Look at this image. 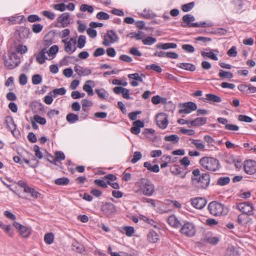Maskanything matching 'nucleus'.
I'll list each match as a JSON object with an SVG mask.
<instances>
[{
	"label": "nucleus",
	"instance_id": "31",
	"mask_svg": "<svg viewBox=\"0 0 256 256\" xmlns=\"http://www.w3.org/2000/svg\"><path fill=\"white\" fill-rule=\"evenodd\" d=\"M144 166L150 172L157 173L160 171V168L158 164H154L152 166V164L148 162H145L144 164Z\"/></svg>",
	"mask_w": 256,
	"mask_h": 256
},
{
	"label": "nucleus",
	"instance_id": "21",
	"mask_svg": "<svg viewBox=\"0 0 256 256\" xmlns=\"http://www.w3.org/2000/svg\"><path fill=\"white\" fill-rule=\"evenodd\" d=\"M69 17L70 14L68 12H64L58 16L57 21L58 22L62 24V27H66L70 24Z\"/></svg>",
	"mask_w": 256,
	"mask_h": 256
},
{
	"label": "nucleus",
	"instance_id": "20",
	"mask_svg": "<svg viewBox=\"0 0 256 256\" xmlns=\"http://www.w3.org/2000/svg\"><path fill=\"white\" fill-rule=\"evenodd\" d=\"M46 48H42L36 56V60L38 64H42L45 62L46 60H48V57L46 55Z\"/></svg>",
	"mask_w": 256,
	"mask_h": 256
},
{
	"label": "nucleus",
	"instance_id": "14",
	"mask_svg": "<svg viewBox=\"0 0 256 256\" xmlns=\"http://www.w3.org/2000/svg\"><path fill=\"white\" fill-rule=\"evenodd\" d=\"M192 206L198 210L202 209L206 204V200L203 198H194L190 199Z\"/></svg>",
	"mask_w": 256,
	"mask_h": 256
},
{
	"label": "nucleus",
	"instance_id": "46",
	"mask_svg": "<svg viewBox=\"0 0 256 256\" xmlns=\"http://www.w3.org/2000/svg\"><path fill=\"white\" fill-rule=\"evenodd\" d=\"M142 43L145 45L151 46L156 42V39L152 36H148L142 40Z\"/></svg>",
	"mask_w": 256,
	"mask_h": 256
},
{
	"label": "nucleus",
	"instance_id": "16",
	"mask_svg": "<svg viewBox=\"0 0 256 256\" xmlns=\"http://www.w3.org/2000/svg\"><path fill=\"white\" fill-rule=\"evenodd\" d=\"M74 70L80 76H86L92 74V70L88 68H84L79 65L74 67Z\"/></svg>",
	"mask_w": 256,
	"mask_h": 256
},
{
	"label": "nucleus",
	"instance_id": "22",
	"mask_svg": "<svg viewBox=\"0 0 256 256\" xmlns=\"http://www.w3.org/2000/svg\"><path fill=\"white\" fill-rule=\"evenodd\" d=\"M19 37L21 40H25L28 38L30 33L29 28L20 26L17 30Z\"/></svg>",
	"mask_w": 256,
	"mask_h": 256
},
{
	"label": "nucleus",
	"instance_id": "39",
	"mask_svg": "<svg viewBox=\"0 0 256 256\" xmlns=\"http://www.w3.org/2000/svg\"><path fill=\"white\" fill-rule=\"evenodd\" d=\"M219 76L222 78H228L231 79L233 78V74L229 72L224 71L222 70H220L218 74Z\"/></svg>",
	"mask_w": 256,
	"mask_h": 256
},
{
	"label": "nucleus",
	"instance_id": "54",
	"mask_svg": "<svg viewBox=\"0 0 256 256\" xmlns=\"http://www.w3.org/2000/svg\"><path fill=\"white\" fill-rule=\"evenodd\" d=\"M164 140L167 142H177L178 141L179 138L176 134H172L170 136H166Z\"/></svg>",
	"mask_w": 256,
	"mask_h": 256
},
{
	"label": "nucleus",
	"instance_id": "58",
	"mask_svg": "<svg viewBox=\"0 0 256 256\" xmlns=\"http://www.w3.org/2000/svg\"><path fill=\"white\" fill-rule=\"evenodd\" d=\"M182 49L190 53H192L195 50L194 48L192 45L188 44H183Z\"/></svg>",
	"mask_w": 256,
	"mask_h": 256
},
{
	"label": "nucleus",
	"instance_id": "17",
	"mask_svg": "<svg viewBox=\"0 0 256 256\" xmlns=\"http://www.w3.org/2000/svg\"><path fill=\"white\" fill-rule=\"evenodd\" d=\"M202 100L206 102L214 104V102H222L220 97L212 94H206V98H203Z\"/></svg>",
	"mask_w": 256,
	"mask_h": 256
},
{
	"label": "nucleus",
	"instance_id": "52",
	"mask_svg": "<svg viewBox=\"0 0 256 256\" xmlns=\"http://www.w3.org/2000/svg\"><path fill=\"white\" fill-rule=\"evenodd\" d=\"M194 2H191L182 6V10L184 12H188L190 11L194 6Z\"/></svg>",
	"mask_w": 256,
	"mask_h": 256
},
{
	"label": "nucleus",
	"instance_id": "11",
	"mask_svg": "<svg viewBox=\"0 0 256 256\" xmlns=\"http://www.w3.org/2000/svg\"><path fill=\"white\" fill-rule=\"evenodd\" d=\"M118 38V35L114 30H109L104 36L102 44L105 46H109L111 44L116 42Z\"/></svg>",
	"mask_w": 256,
	"mask_h": 256
},
{
	"label": "nucleus",
	"instance_id": "13",
	"mask_svg": "<svg viewBox=\"0 0 256 256\" xmlns=\"http://www.w3.org/2000/svg\"><path fill=\"white\" fill-rule=\"evenodd\" d=\"M244 168L247 174H254L256 172V162L252 160H246L244 162Z\"/></svg>",
	"mask_w": 256,
	"mask_h": 256
},
{
	"label": "nucleus",
	"instance_id": "27",
	"mask_svg": "<svg viewBox=\"0 0 256 256\" xmlns=\"http://www.w3.org/2000/svg\"><path fill=\"white\" fill-rule=\"evenodd\" d=\"M214 52L218 53V51L217 50H211L209 52H202L201 54L203 57L207 56L212 60H218V58Z\"/></svg>",
	"mask_w": 256,
	"mask_h": 256
},
{
	"label": "nucleus",
	"instance_id": "64",
	"mask_svg": "<svg viewBox=\"0 0 256 256\" xmlns=\"http://www.w3.org/2000/svg\"><path fill=\"white\" fill-rule=\"evenodd\" d=\"M19 82L21 85L24 86L28 82V77L24 74H21L19 76Z\"/></svg>",
	"mask_w": 256,
	"mask_h": 256
},
{
	"label": "nucleus",
	"instance_id": "2",
	"mask_svg": "<svg viewBox=\"0 0 256 256\" xmlns=\"http://www.w3.org/2000/svg\"><path fill=\"white\" fill-rule=\"evenodd\" d=\"M192 180V184L198 188H206L210 184V176L208 174L204 173L200 174L198 169L193 170Z\"/></svg>",
	"mask_w": 256,
	"mask_h": 256
},
{
	"label": "nucleus",
	"instance_id": "59",
	"mask_svg": "<svg viewBox=\"0 0 256 256\" xmlns=\"http://www.w3.org/2000/svg\"><path fill=\"white\" fill-rule=\"evenodd\" d=\"M34 120L40 124L44 125L46 123V120L38 115H35L34 117Z\"/></svg>",
	"mask_w": 256,
	"mask_h": 256
},
{
	"label": "nucleus",
	"instance_id": "26",
	"mask_svg": "<svg viewBox=\"0 0 256 256\" xmlns=\"http://www.w3.org/2000/svg\"><path fill=\"white\" fill-rule=\"evenodd\" d=\"M176 66L190 72H194L196 70V66L193 64L190 63H179L176 64Z\"/></svg>",
	"mask_w": 256,
	"mask_h": 256
},
{
	"label": "nucleus",
	"instance_id": "35",
	"mask_svg": "<svg viewBox=\"0 0 256 256\" xmlns=\"http://www.w3.org/2000/svg\"><path fill=\"white\" fill-rule=\"evenodd\" d=\"M96 92L98 97L102 99L106 100L109 96L108 92L104 88L96 89Z\"/></svg>",
	"mask_w": 256,
	"mask_h": 256
},
{
	"label": "nucleus",
	"instance_id": "42",
	"mask_svg": "<svg viewBox=\"0 0 256 256\" xmlns=\"http://www.w3.org/2000/svg\"><path fill=\"white\" fill-rule=\"evenodd\" d=\"M66 120L68 122L73 124L78 120V116L73 113H70L67 114Z\"/></svg>",
	"mask_w": 256,
	"mask_h": 256
},
{
	"label": "nucleus",
	"instance_id": "34",
	"mask_svg": "<svg viewBox=\"0 0 256 256\" xmlns=\"http://www.w3.org/2000/svg\"><path fill=\"white\" fill-rule=\"evenodd\" d=\"M248 216H249L244 214H240L238 218V222L241 225L246 224L248 220H250Z\"/></svg>",
	"mask_w": 256,
	"mask_h": 256
},
{
	"label": "nucleus",
	"instance_id": "3",
	"mask_svg": "<svg viewBox=\"0 0 256 256\" xmlns=\"http://www.w3.org/2000/svg\"><path fill=\"white\" fill-rule=\"evenodd\" d=\"M210 213L215 216L226 215L228 212V208L222 204L217 201L211 202L208 206Z\"/></svg>",
	"mask_w": 256,
	"mask_h": 256
},
{
	"label": "nucleus",
	"instance_id": "60",
	"mask_svg": "<svg viewBox=\"0 0 256 256\" xmlns=\"http://www.w3.org/2000/svg\"><path fill=\"white\" fill-rule=\"evenodd\" d=\"M52 38H50L48 36H46L44 38L43 44L45 46V48H47L52 44Z\"/></svg>",
	"mask_w": 256,
	"mask_h": 256
},
{
	"label": "nucleus",
	"instance_id": "19",
	"mask_svg": "<svg viewBox=\"0 0 256 256\" xmlns=\"http://www.w3.org/2000/svg\"><path fill=\"white\" fill-rule=\"evenodd\" d=\"M133 126L130 128V132L134 134H138L140 132V128L144 127V122L140 120L133 122Z\"/></svg>",
	"mask_w": 256,
	"mask_h": 256
},
{
	"label": "nucleus",
	"instance_id": "51",
	"mask_svg": "<svg viewBox=\"0 0 256 256\" xmlns=\"http://www.w3.org/2000/svg\"><path fill=\"white\" fill-rule=\"evenodd\" d=\"M96 17L98 19L100 20H106L110 18V16L105 12H100L97 14Z\"/></svg>",
	"mask_w": 256,
	"mask_h": 256
},
{
	"label": "nucleus",
	"instance_id": "6",
	"mask_svg": "<svg viewBox=\"0 0 256 256\" xmlns=\"http://www.w3.org/2000/svg\"><path fill=\"white\" fill-rule=\"evenodd\" d=\"M196 232V229L194 224L190 222L185 223L180 229L181 233L187 236H194Z\"/></svg>",
	"mask_w": 256,
	"mask_h": 256
},
{
	"label": "nucleus",
	"instance_id": "45",
	"mask_svg": "<svg viewBox=\"0 0 256 256\" xmlns=\"http://www.w3.org/2000/svg\"><path fill=\"white\" fill-rule=\"evenodd\" d=\"M24 16H14L10 17L8 18V20L12 23V24H16L20 23L23 20Z\"/></svg>",
	"mask_w": 256,
	"mask_h": 256
},
{
	"label": "nucleus",
	"instance_id": "5",
	"mask_svg": "<svg viewBox=\"0 0 256 256\" xmlns=\"http://www.w3.org/2000/svg\"><path fill=\"white\" fill-rule=\"evenodd\" d=\"M20 62V58L16 54H12L8 59L4 61V64L8 70H12L18 66Z\"/></svg>",
	"mask_w": 256,
	"mask_h": 256
},
{
	"label": "nucleus",
	"instance_id": "12",
	"mask_svg": "<svg viewBox=\"0 0 256 256\" xmlns=\"http://www.w3.org/2000/svg\"><path fill=\"white\" fill-rule=\"evenodd\" d=\"M180 114H188L197 108V105L193 102H185L180 105Z\"/></svg>",
	"mask_w": 256,
	"mask_h": 256
},
{
	"label": "nucleus",
	"instance_id": "63",
	"mask_svg": "<svg viewBox=\"0 0 256 256\" xmlns=\"http://www.w3.org/2000/svg\"><path fill=\"white\" fill-rule=\"evenodd\" d=\"M42 81V78L39 74H35L32 77V82L34 84H38Z\"/></svg>",
	"mask_w": 256,
	"mask_h": 256
},
{
	"label": "nucleus",
	"instance_id": "29",
	"mask_svg": "<svg viewBox=\"0 0 256 256\" xmlns=\"http://www.w3.org/2000/svg\"><path fill=\"white\" fill-rule=\"evenodd\" d=\"M226 254L228 256H239L240 255L238 248L234 246H230L228 248Z\"/></svg>",
	"mask_w": 256,
	"mask_h": 256
},
{
	"label": "nucleus",
	"instance_id": "55",
	"mask_svg": "<svg viewBox=\"0 0 256 256\" xmlns=\"http://www.w3.org/2000/svg\"><path fill=\"white\" fill-rule=\"evenodd\" d=\"M142 158V154L140 152H135L134 154L133 158L131 162L132 164L136 163L138 161L141 159Z\"/></svg>",
	"mask_w": 256,
	"mask_h": 256
},
{
	"label": "nucleus",
	"instance_id": "18",
	"mask_svg": "<svg viewBox=\"0 0 256 256\" xmlns=\"http://www.w3.org/2000/svg\"><path fill=\"white\" fill-rule=\"evenodd\" d=\"M102 210L108 216L114 214L116 210L115 206L110 202H106L102 206Z\"/></svg>",
	"mask_w": 256,
	"mask_h": 256
},
{
	"label": "nucleus",
	"instance_id": "7",
	"mask_svg": "<svg viewBox=\"0 0 256 256\" xmlns=\"http://www.w3.org/2000/svg\"><path fill=\"white\" fill-rule=\"evenodd\" d=\"M20 186L24 188V192L26 193L29 194L33 198H37L40 194L34 188L30 187L26 183L24 180H18L16 183Z\"/></svg>",
	"mask_w": 256,
	"mask_h": 256
},
{
	"label": "nucleus",
	"instance_id": "47",
	"mask_svg": "<svg viewBox=\"0 0 256 256\" xmlns=\"http://www.w3.org/2000/svg\"><path fill=\"white\" fill-rule=\"evenodd\" d=\"M146 70H152L158 73H160L162 72V68L160 66L156 64H152L151 65H147L146 66Z\"/></svg>",
	"mask_w": 256,
	"mask_h": 256
},
{
	"label": "nucleus",
	"instance_id": "48",
	"mask_svg": "<svg viewBox=\"0 0 256 256\" xmlns=\"http://www.w3.org/2000/svg\"><path fill=\"white\" fill-rule=\"evenodd\" d=\"M86 42V38L84 36H80L78 38V47L79 48H83Z\"/></svg>",
	"mask_w": 256,
	"mask_h": 256
},
{
	"label": "nucleus",
	"instance_id": "37",
	"mask_svg": "<svg viewBox=\"0 0 256 256\" xmlns=\"http://www.w3.org/2000/svg\"><path fill=\"white\" fill-rule=\"evenodd\" d=\"M70 183V180L66 177H62L54 180V184L58 186H67Z\"/></svg>",
	"mask_w": 256,
	"mask_h": 256
},
{
	"label": "nucleus",
	"instance_id": "50",
	"mask_svg": "<svg viewBox=\"0 0 256 256\" xmlns=\"http://www.w3.org/2000/svg\"><path fill=\"white\" fill-rule=\"evenodd\" d=\"M192 144L194 145V146L199 150H203L205 148L204 144L200 142V140H192Z\"/></svg>",
	"mask_w": 256,
	"mask_h": 256
},
{
	"label": "nucleus",
	"instance_id": "62",
	"mask_svg": "<svg viewBox=\"0 0 256 256\" xmlns=\"http://www.w3.org/2000/svg\"><path fill=\"white\" fill-rule=\"evenodd\" d=\"M43 26L40 24H34L32 26V31L36 34L40 32Z\"/></svg>",
	"mask_w": 256,
	"mask_h": 256
},
{
	"label": "nucleus",
	"instance_id": "41",
	"mask_svg": "<svg viewBox=\"0 0 256 256\" xmlns=\"http://www.w3.org/2000/svg\"><path fill=\"white\" fill-rule=\"evenodd\" d=\"M230 179L228 176H221L217 180V184L224 186L230 182Z\"/></svg>",
	"mask_w": 256,
	"mask_h": 256
},
{
	"label": "nucleus",
	"instance_id": "9",
	"mask_svg": "<svg viewBox=\"0 0 256 256\" xmlns=\"http://www.w3.org/2000/svg\"><path fill=\"white\" fill-rule=\"evenodd\" d=\"M182 26L184 28H196L198 26V22H194L195 21V18L192 14H186L182 18Z\"/></svg>",
	"mask_w": 256,
	"mask_h": 256
},
{
	"label": "nucleus",
	"instance_id": "10",
	"mask_svg": "<svg viewBox=\"0 0 256 256\" xmlns=\"http://www.w3.org/2000/svg\"><path fill=\"white\" fill-rule=\"evenodd\" d=\"M238 208L248 216H252L253 214L254 206L250 202H244L239 203L236 206Z\"/></svg>",
	"mask_w": 256,
	"mask_h": 256
},
{
	"label": "nucleus",
	"instance_id": "4",
	"mask_svg": "<svg viewBox=\"0 0 256 256\" xmlns=\"http://www.w3.org/2000/svg\"><path fill=\"white\" fill-rule=\"evenodd\" d=\"M200 164L206 170L212 172L217 170L220 168L219 162L212 157H203L200 160Z\"/></svg>",
	"mask_w": 256,
	"mask_h": 256
},
{
	"label": "nucleus",
	"instance_id": "36",
	"mask_svg": "<svg viewBox=\"0 0 256 256\" xmlns=\"http://www.w3.org/2000/svg\"><path fill=\"white\" fill-rule=\"evenodd\" d=\"M72 246V250L78 252L82 253L84 250V246L77 241L74 242Z\"/></svg>",
	"mask_w": 256,
	"mask_h": 256
},
{
	"label": "nucleus",
	"instance_id": "44",
	"mask_svg": "<svg viewBox=\"0 0 256 256\" xmlns=\"http://www.w3.org/2000/svg\"><path fill=\"white\" fill-rule=\"evenodd\" d=\"M128 78L130 79H134L135 80L142 82V78H145V75L144 74H141V75L140 76L138 73H134L129 74L128 75Z\"/></svg>",
	"mask_w": 256,
	"mask_h": 256
},
{
	"label": "nucleus",
	"instance_id": "38",
	"mask_svg": "<svg viewBox=\"0 0 256 256\" xmlns=\"http://www.w3.org/2000/svg\"><path fill=\"white\" fill-rule=\"evenodd\" d=\"M134 232V230L132 226H125L122 228V232L124 233L128 236H132Z\"/></svg>",
	"mask_w": 256,
	"mask_h": 256
},
{
	"label": "nucleus",
	"instance_id": "1",
	"mask_svg": "<svg viewBox=\"0 0 256 256\" xmlns=\"http://www.w3.org/2000/svg\"><path fill=\"white\" fill-rule=\"evenodd\" d=\"M136 185L138 188L135 190V193L138 194L150 196L154 192L155 186L152 182L148 178H140L136 182Z\"/></svg>",
	"mask_w": 256,
	"mask_h": 256
},
{
	"label": "nucleus",
	"instance_id": "25",
	"mask_svg": "<svg viewBox=\"0 0 256 256\" xmlns=\"http://www.w3.org/2000/svg\"><path fill=\"white\" fill-rule=\"evenodd\" d=\"M168 222L170 226L174 228H178L181 225L180 222L174 215L170 216Z\"/></svg>",
	"mask_w": 256,
	"mask_h": 256
},
{
	"label": "nucleus",
	"instance_id": "30",
	"mask_svg": "<svg viewBox=\"0 0 256 256\" xmlns=\"http://www.w3.org/2000/svg\"><path fill=\"white\" fill-rule=\"evenodd\" d=\"M156 48L162 50H168L170 48H176L177 44L175 43L160 44L156 46Z\"/></svg>",
	"mask_w": 256,
	"mask_h": 256
},
{
	"label": "nucleus",
	"instance_id": "15",
	"mask_svg": "<svg viewBox=\"0 0 256 256\" xmlns=\"http://www.w3.org/2000/svg\"><path fill=\"white\" fill-rule=\"evenodd\" d=\"M156 121L158 126L160 128L164 130L168 125V116L164 113L158 114L156 116Z\"/></svg>",
	"mask_w": 256,
	"mask_h": 256
},
{
	"label": "nucleus",
	"instance_id": "28",
	"mask_svg": "<svg viewBox=\"0 0 256 256\" xmlns=\"http://www.w3.org/2000/svg\"><path fill=\"white\" fill-rule=\"evenodd\" d=\"M204 240L212 244H216L220 240V238L217 236H212L210 234H206L204 238Z\"/></svg>",
	"mask_w": 256,
	"mask_h": 256
},
{
	"label": "nucleus",
	"instance_id": "24",
	"mask_svg": "<svg viewBox=\"0 0 256 256\" xmlns=\"http://www.w3.org/2000/svg\"><path fill=\"white\" fill-rule=\"evenodd\" d=\"M207 121V118L204 117H199L194 120H190V124L194 126H199L204 125Z\"/></svg>",
	"mask_w": 256,
	"mask_h": 256
},
{
	"label": "nucleus",
	"instance_id": "57",
	"mask_svg": "<svg viewBox=\"0 0 256 256\" xmlns=\"http://www.w3.org/2000/svg\"><path fill=\"white\" fill-rule=\"evenodd\" d=\"M76 50V48H74L72 50V44L70 42V41H68L66 44V45L64 46V50L66 52L68 53L72 54V52H74Z\"/></svg>",
	"mask_w": 256,
	"mask_h": 256
},
{
	"label": "nucleus",
	"instance_id": "8",
	"mask_svg": "<svg viewBox=\"0 0 256 256\" xmlns=\"http://www.w3.org/2000/svg\"><path fill=\"white\" fill-rule=\"evenodd\" d=\"M13 226L18 230L20 234L23 238H28L31 234V228L30 226L22 225L16 222L13 223Z\"/></svg>",
	"mask_w": 256,
	"mask_h": 256
},
{
	"label": "nucleus",
	"instance_id": "53",
	"mask_svg": "<svg viewBox=\"0 0 256 256\" xmlns=\"http://www.w3.org/2000/svg\"><path fill=\"white\" fill-rule=\"evenodd\" d=\"M80 10L82 12L88 11L89 13H92L94 12V8L91 6L82 4L80 7Z\"/></svg>",
	"mask_w": 256,
	"mask_h": 256
},
{
	"label": "nucleus",
	"instance_id": "43",
	"mask_svg": "<svg viewBox=\"0 0 256 256\" xmlns=\"http://www.w3.org/2000/svg\"><path fill=\"white\" fill-rule=\"evenodd\" d=\"M66 92V90L64 88H55L52 92L49 93L50 94H53V96L56 97L58 95L62 96L64 95Z\"/></svg>",
	"mask_w": 256,
	"mask_h": 256
},
{
	"label": "nucleus",
	"instance_id": "56",
	"mask_svg": "<svg viewBox=\"0 0 256 256\" xmlns=\"http://www.w3.org/2000/svg\"><path fill=\"white\" fill-rule=\"evenodd\" d=\"M53 8L56 10L64 12L66 9V6L64 3L62 2L60 4H54Z\"/></svg>",
	"mask_w": 256,
	"mask_h": 256
},
{
	"label": "nucleus",
	"instance_id": "61",
	"mask_svg": "<svg viewBox=\"0 0 256 256\" xmlns=\"http://www.w3.org/2000/svg\"><path fill=\"white\" fill-rule=\"evenodd\" d=\"M238 120L241 122H252L253 120L252 118L250 117L246 116L240 114L238 116Z\"/></svg>",
	"mask_w": 256,
	"mask_h": 256
},
{
	"label": "nucleus",
	"instance_id": "32",
	"mask_svg": "<svg viewBox=\"0 0 256 256\" xmlns=\"http://www.w3.org/2000/svg\"><path fill=\"white\" fill-rule=\"evenodd\" d=\"M90 83H94V82L91 80H87L83 86V90L88 96H92L94 95V92L92 87L88 84Z\"/></svg>",
	"mask_w": 256,
	"mask_h": 256
},
{
	"label": "nucleus",
	"instance_id": "49",
	"mask_svg": "<svg viewBox=\"0 0 256 256\" xmlns=\"http://www.w3.org/2000/svg\"><path fill=\"white\" fill-rule=\"evenodd\" d=\"M44 242L48 244H52L54 242V234L52 233H48L45 234L44 237Z\"/></svg>",
	"mask_w": 256,
	"mask_h": 256
},
{
	"label": "nucleus",
	"instance_id": "40",
	"mask_svg": "<svg viewBox=\"0 0 256 256\" xmlns=\"http://www.w3.org/2000/svg\"><path fill=\"white\" fill-rule=\"evenodd\" d=\"M65 159V155L64 153L61 151H58L55 152V158L53 163L56 164V162L61 161Z\"/></svg>",
	"mask_w": 256,
	"mask_h": 256
},
{
	"label": "nucleus",
	"instance_id": "33",
	"mask_svg": "<svg viewBox=\"0 0 256 256\" xmlns=\"http://www.w3.org/2000/svg\"><path fill=\"white\" fill-rule=\"evenodd\" d=\"M148 239L150 242L155 243L158 240V235L155 231L151 230L148 235Z\"/></svg>",
	"mask_w": 256,
	"mask_h": 256
},
{
	"label": "nucleus",
	"instance_id": "23",
	"mask_svg": "<svg viewBox=\"0 0 256 256\" xmlns=\"http://www.w3.org/2000/svg\"><path fill=\"white\" fill-rule=\"evenodd\" d=\"M58 50L59 48L58 46L54 45L52 46L48 50H47L46 54H48V60H51L54 58L56 54L58 52Z\"/></svg>",
	"mask_w": 256,
	"mask_h": 256
}]
</instances>
